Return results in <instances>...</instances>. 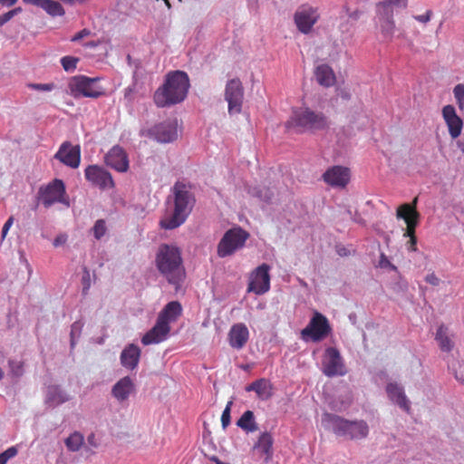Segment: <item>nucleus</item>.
Here are the masks:
<instances>
[{
	"instance_id": "obj_61",
	"label": "nucleus",
	"mask_w": 464,
	"mask_h": 464,
	"mask_svg": "<svg viewBox=\"0 0 464 464\" xmlns=\"http://www.w3.org/2000/svg\"><path fill=\"white\" fill-rule=\"evenodd\" d=\"M132 92V88L129 87L125 89V97H128Z\"/></svg>"
},
{
	"instance_id": "obj_36",
	"label": "nucleus",
	"mask_w": 464,
	"mask_h": 464,
	"mask_svg": "<svg viewBox=\"0 0 464 464\" xmlns=\"http://www.w3.org/2000/svg\"><path fill=\"white\" fill-rule=\"evenodd\" d=\"M452 92L459 111L464 113V83L455 85Z\"/></svg>"
},
{
	"instance_id": "obj_57",
	"label": "nucleus",
	"mask_w": 464,
	"mask_h": 464,
	"mask_svg": "<svg viewBox=\"0 0 464 464\" xmlns=\"http://www.w3.org/2000/svg\"><path fill=\"white\" fill-rule=\"evenodd\" d=\"M16 2L17 0H0V4L7 7L14 5Z\"/></svg>"
},
{
	"instance_id": "obj_64",
	"label": "nucleus",
	"mask_w": 464,
	"mask_h": 464,
	"mask_svg": "<svg viewBox=\"0 0 464 464\" xmlns=\"http://www.w3.org/2000/svg\"><path fill=\"white\" fill-rule=\"evenodd\" d=\"M458 146L461 149L462 151H464V144L461 142H458Z\"/></svg>"
},
{
	"instance_id": "obj_24",
	"label": "nucleus",
	"mask_w": 464,
	"mask_h": 464,
	"mask_svg": "<svg viewBox=\"0 0 464 464\" xmlns=\"http://www.w3.org/2000/svg\"><path fill=\"white\" fill-rule=\"evenodd\" d=\"M140 353L141 351L138 345L134 343L128 344L121 353V364L127 370L132 371L136 369L140 362Z\"/></svg>"
},
{
	"instance_id": "obj_23",
	"label": "nucleus",
	"mask_w": 464,
	"mask_h": 464,
	"mask_svg": "<svg viewBox=\"0 0 464 464\" xmlns=\"http://www.w3.org/2000/svg\"><path fill=\"white\" fill-rule=\"evenodd\" d=\"M249 331L244 324H234L228 333V341L232 348L240 350L247 343Z\"/></svg>"
},
{
	"instance_id": "obj_58",
	"label": "nucleus",
	"mask_w": 464,
	"mask_h": 464,
	"mask_svg": "<svg viewBox=\"0 0 464 464\" xmlns=\"http://www.w3.org/2000/svg\"><path fill=\"white\" fill-rule=\"evenodd\" d=\"M10 12H11L13 17H14L15 15H17L18 14H20L22 12V8L16 7V8L10 10Z\"/></svg>"
},
{
	"instance_id": "obj_44",
	"label": "nucleus",
	"mask_w": 464,
	"mask_h": 464,
	"mask_svg": "<svg viewBox=\"0 0 464 464\" xmlns=\"http://www.w3.org/2000/svg\"><path fill=\"white\" fill-rule=\"evenodd\" d=\"M17 449L15 447H10L3 453L0 454V463L6 464V462L17 455Z\"/></svg>"
},
{
	"instance_id": "obj_54",
	"label": "nucleus",
	"mask_w": 464,
	"mask_h": 464,
	"mask_svg": "<svg viewBox=\"0 0 464 464\" xmlns=\"http://www.w3.org/2000/svg\"><path fill=\"white\" fill-rule=\"evenodd\" d=\"M66 240H67V237L65 235H59L54 238L53 246L56 247L59 246H62L66 242Z\"/></svg>"
},
{
	"instance_id": "obj_9",
	"label": "nucleus",
	"mask_w": 464,
	"mask_h": 464,
	"mask_svg": "<svg viewBox=\"0 0 464 464\" xmlns=\"http://www.w3.org/2000/svg\"><path fill=\"white\" fill-rule=\"evenodd\" d=\"M140 134L159 143L173 142L178 138V121L177 119H168L147 130H142Z\"/></svg>"
},
{
	"instance_id": "obj_55",
	"label": "nucleus",
	"mask_w": 464,
	"mask_h": 464,
	"mask_svg": "<svg viewBox=\"0 0 464 464\" xmlns=\"http://www.w3.org/2000/svg\"><path fill=\"white\" fill-rule=\"evenodd\" d=\"M345 14L349 18H352L353 20H357L359 18L358 11L351 12L348 8H345Z\"/></svg>"
},
{
	"instance_id": "obj_47",
	"label": "nucleus",
	"mask_w": 464,
	"mask_h": 464,
	"mask_svg": "<svg viewBox=\"0 0 464 464\" xmlns=\"http://www.w3.org/2000/svg\"><path fill=\"white\" fill-rule=\"evenodd\" d=\"M10 366L14 375L21 376L23 374V365L20 362H11Z\"/></svg>"
},
{
	"instance_id": "obj_26",
	"label": "nucleus",
	"mask_w": 464,
	"mask_h": 464,
	"mask_svg": "<svg viewBox=\"0 0 464 464\" xmlns=\"http://www.w3.org/2000/svg\"><path fill=\"white\" fill-rule=\"evenodd\" d=\"M378 24L384 38H391L394 33L393 10L384 5V10H377Z\"/></svg>"
},
{
	"instance_id": "obj_52",
	"label": "nucleus",
	"mask_w": 464,
	"mask_h": 464,
	"mask_svg": "<svg viewBox=\"0 0 464 464\" xmlns=\"http://www.w3.org/2000/svg\"><path fill=\"white\" fill-rule=\"evenodd\" d=\"M407 237H410L408 243H407V249L409 251H416V244H417V238L415 236H408Z\"/></svg>"
},
{
	"instance_id": "obj_22",
	"label": "nucleus",
	"mask_w": 464,
	"mask_h": 464,
	"mask_svg": "<svg viewBox=\"0 0 464 464\" xmlns=\"http://www.w3.org/2000/svg\"><path fill=\"white\" fill-rule=\"evenodd\" d=\"M386 392L389 399L402 411H411V401L407 398L404 388L397 382H389L386 385Z\"/></svg>"
},
{
	"instance_id": "obj_60",
	"label": "nucleus",
	"mask_w": 464,
	"mask_h": 464,
	"mask_svg": "<svg viewBox=\"0 0 464 464\" xmlns=\"http://www.w3.org/2000/svg\"><path fill=\"white\" fill-rule=\"evenodd\" d=\"M417 202H418V198H415L412 201L411 204H409L412 208H414L416 210V205H417Z\"/></svg>"
},
{
	"instance_id": "obj_63",
	"label": "nucleus",
	"mask_w": 464,
	"mask_h": 464,
	"mask_svg": "<svg viewBox=\"0 0 464 464\" xmlns=\"http://www.w3.org/2000/svg\"><path fill=\"white\" fill-rule=\"evenodd\" d=\"M341 29L342 31H348V27L346 26V24H342Z\"/></svg>"
},
{
	"instance_id": "obj_4",
	"label": "nucleus",
	"mask_w": 464,
	"mask_h": 464,
	"mask_svg": "<svg viewBox=\"0 0 464 464\" xmlns=\"http://www.w3.org/2000/svg\"><path fill=\"white\" fill-rule=\"evenodd\" d=\"M182 313L178 301L168 303L158 315L155 325L141 338L144 345L160 343L165 341L170 332L169 324L177 321Z\"/></svg>"
},
{
	"instance_id": "obj_20",
	"label": "nucleus",
	"mask_w": 464,
	"mask_h": 464,
	"mask_svg": "<svg viewBox=\"0 0 464 464\" xmlns=\"http://www.w3.org/2000/svg\"><path fill=\"white\" fill-rule=\"evenodd\" d=\"M396 218L403 219L407 224V229L403 234L404 237L415 236V228L420 218V214L417 210L409 204H402L397 209Z\"/></svg>"
},
{
	"instance_id": "obj_49",
	"label": "nucleus",
	"mask_w": 464,
	"mask_h": 464,
	"mask_svg": "<svg viewBox=\"0 0 464 464\" xmlns=\"http://www.w3.org/2000/svg\"><path fill=\"white\" fill-rule=\"evenodd\" d=\"M425 281L434 286H437L440 283V279L434 274L430 273L425 276Z\"/></svg>"
},
{
	"instance_id": "obj_13",
	"label": "nucleus",
	"mask_w": 464,
	"mask_h": 464,
	"mask_svg": "<svg viewBox=\"0 0 464 464\" xmlns=\"http://www.w3.org/2000/svg\"><path fill=\"white\" fill-rule=\"evenodd\" d=\"M86 180L102 190L113 188L115 184L111 173L99 165H89L84 169Z\"/></svg>"
},
{
	"instance_id": "obj_21",
	"label": "nucleus",
	"mask_w": 464,
	"mask_h": 464,
	"mask_svg": "<svg viewBox=\"0 0 464 464\" xmlns=\"http://www.w3.org/2000/svg\"><path fill=\"white\" fill-rule=\"evenodd\" d=\"M323 179L332 187L343 188L350 179L349 169L341 166H334L324 172Z\"/></svg>"
},
{
	"instance_id": "obj_11",
	"label": "nucleus",
	"mask_w": 464,
	"mask_h": 464,
	"mask_svg": "<svg viewBox=\"0 0 464 464\" xmlns=\"http://www.w3.org/2000/svg\"><path fill=\"white\" fill-rule=\"evenodd\" d=\"M322 372L327 377L344 376L347 372L340 352L334 347L325 349L322 359Z\"/></svg>"
},
{
	"instance_id": "obj_16",
	"label": "nucleus",
	"mask_w": 464,
	"mask_h": 464,
	"mask_svg": "<svg viewBox=\"0 0 464 464\" xmlns=\"http://www.w3.org/2000/svg\"><path fill=\"white\" fill-rule=\"evenodd\" d=\"M269 270L270 266L266 264L257 266L250 276L247 291L258 295L268 292L270 289Z\"/></svg>"
},
{
	"instance_id": "obj_39",
	"label": "nucleus",
	"mask_w": 464,
	"mask_h": 464,
	"mask_svg": "<svg viewBox=\"0 0 464 464\" xmlns=\"http://www.w3.org/2000/svg\"><path fill=\"white\" fill-rule=\"evenodd\" d=\"M92 231L94 237L100 240L107 231L105 221L103 219H98L92 227Z\"/></svg>"
},
{
	"instance_id": "obj_12",
	"label": "nucleus",
	"mask_w": 464,
	"mask_h": 464,
	"mask_svg": "<svg viewBox=\"0 0 464 464\" xmlns=\"http://www.w3.org/2000/svg\"><path fill=\"white\" fill-rule=\"evenodd\" d=\"M39 198L45 208H50L56 202L69 206L65 198V186L61 179H56L47 186L40 188Z\"/></svg>"
},
{
	"instance_id": "obj_18",
	"label": "nucleus",
	"mask_w": 464,
	"mask_h": 464,
	"mask_svg": "<svg viewBox=\"0 0 464 464\" xmlns=\"http://www.w3.org/2000/svg\"><path fill=\"white\" fill-rule=\"evenodd\" d=\"M442 118L448 127L449 134L452 139L460 136L463 129V120L457 114L453 105L448 104L442 108Z\"/></svg>"
},
{
	"instance_id": "obj_34",
	"label": "nucleus",
	"mask_w": 464,
	"mask_h": 464,
	"mask_svg": "<svg viewBox=\"0 0 464 464\" xmlns=\"http://www.w3.org/2000/svg\"><path fill=\"white\" fill-rule=\"evenodd\" d=\"M83 443V437L79 432L71 434L65 440V445L71 451H77L80 450Z\"/></svg>"
},
{
	"instance_id": "obj_38",
	"label": "nucleus",
	"mask_w": 464,
	"mask_h": 464,
	"mask_svg": "<svg viewBox=\"0 0 464 464\" xmlns=\"http://www.w3.org/2000/svg\"><path fill=\"white\" fill-rule=\"evenodd\" d=\"M384 5H387L390 10H392V5L405 8L407 6V0H383L377 5V10H384Z\"/></svg>"
},
{
	"instance_id": "obj_51",
	"label": "nucleus",
	"mask_w": 464,
	"mask_h": 464,
	"mask_svg": "<svg viewBox=\"0 0 464 464\" xmlns=\"http://www.w3.org/2000/svg\"><path fill=\"white\" fill-rule=\"evenodd\" d=\"M91 32L88 29H82L80 32H78L72 38V42L80 41L81 39L90 35Z\"/></svg>"
},
{
	"instance_id": "obj_42",
	"label": "nucleus",
	"mask_w": 464,
	"mask_h": 464,
	"mask_svg": "<svg viewBox=\"0 0 464 464\" xmlns=\"http://www.w3.org/2000/svg\"><path fill=\"white\" fill-rule=\"evenodd\" d=\"M78 59L72 56H64L61 59V63L64 71L72 72L76 68Z\"/></svg>"
},
{
	"instance_id": "obj_35",
	"label": "nucleus",
	"mask_w": 464,
	"mask_h": 464,
	"mask_svg": "<svg viewBox=\"0 0 464 464\" xmlns=\"http://www.w3.org/2000/svg\"><path fill=\"white\" fill-rule=\"evenodd\" d=\"M83 327V323L82 321L74 322L71 326L70 333V346L71 349H73L81 336L82 330Z\"/></svg>"
},
{
	"instance_id": "obj_53",
	"label": "nucleus",
	"mask_w": 464,
	"mask_h": 464,
	"mask_svg": "<svg viewBox=\"0 0 464 464\" xmlns=\"http://www.w3.org/2000/svg\"><path fill=\"white\" fill-rule=\"evenodd\" d=\"M13 18L10 11L0 15V26H3Z\"/></svg>"
},
{
	"instance_id": "obj_40",
	"label": "nucleus",
	"mask_w": 464,
	"mask_h": 464,
	"mask_svg": "<svg viewBox=\"0 0 464 464\" xmlns=\"http://www.w3.org/2000/svg\"><path fill=\"white\" fill-rule=\"evenodd\" d=\"M82 295H86L91 288V285H92L91 273L86 266H84L82 268Z\"/></svg>"
},
{
	"instance_id": "obj_15",
	"label": "nucleus",
	"mask_w": 464,
	"mask_h": 464,
	"mask_svg": "<svg viewBox=\"0 0 464 464\" xmlns=\"http://www.w3.org/2000/svg\"><path fill=\"white\" fill-rule=\"evenodd\" d=\"M319 16L317 8L308 5H303L295 11L294 20L297 29L301 33L307 34L312 31Z\"/></svg>"
},
{
	"instance_id": "obj_19",
	"label": "nucleus",
	"mask_w": 464,
	"mask_h": 464,
	"mask_svg": "<svg viewBox=\"0 0 464 464\" xmlns=\"http://www.w3.org/2000/svg\"><path fill=\"white\" fill-rule=\"evenodd\" d=\"M104 159L106 165L118 172H126L129 169L128 155L125 150L118 145L113 146L105 155Z\"/></svg>"
},
{
	"instance_id": "obj_46",
	"label": "nucleus",
	"mask_w": 464,
	"mask_h": 464,
	"mask_svg": "<svg viewBox=\"0 0 464 464\" xmlns=\"http://www.w3.org/2000/svg\"><path fill=\"white\" fill-rule=\"evenodd\" d=\"M30 88L37 91L50 92L53 89V84L51 83H32Z\"/></svg>"
},
{
	"instance_id": "obj_48",
	"label": "nucleus",
	"mask_w": 464,
	"mask_h": 464,
	"mask_svg": "<svg viewBox=\"0 0 464 464\" xmlns=\"http://www.w3.org/2000/svg\"><path fill=\"white\" fill-rule=\"evenodd\" d=\"M431 15L432 11L427 10V12L424 14L414 15L413 18L420 23L426 24L430 20Z\"/></svg>"
},
{
	"instance_id": "obj_3",
	"label": "nucleus",
	"mask_w": 464,
	"mask_h": 464,
	"mask_svg": "<svg viewBox=\"0 0 464 464\" xmlns=\"http://www.w3.org/2000/svg\"><path fill=\"white\" fill-rule=\"evenodd\" d=\"M155 264L159 272L178 289L185 278L179 248L174 245H160L156 254Z\"/></svg>"
},
{
	"instance_id": "obj_45",
	"label": "nucleus",
	"mask_w": 464,
	"mask_h": 464,
	"mask_svg": "<svg viewBox=\"0 0 464 464\" xmlns=\"http://www.w3.org/2000/svg\"><path fill=\"white\" fill-rule=\"evenodd\" d=\"M392 289L397 293H405L408 290V282L401 276H398V281L393 284Z\"/></svg>"
},
{
	"instance_id": "obj_41",
	"label": "nucleus",
	"mask_w": 464,
	"mask_h": 464,
	"mask_svg": "<svg viewBox=\"0 0 464 464\" xmlns=\"http://www.w3.org/2000/svg\"><path fill=\"white\" fill-rule=\"evenodd\" d=\"M378 267L382 269H390L397 272L398 268L394 266L388 258V256L384 253H381L380 258L378 261Z\"/></svg>"
},
{
	"instance_id": "obj_27",
	"label": "nucleus",
	"mask_w": 464,
	"mask_h": 464,
	"mask_svg": "<svg viewBox=\"0 0 464 464\" xmlns=\"http://www.w3.org/2000/svg\"><path fill=\"white\" fill-rule=\"evenodd\" d=\"M134 391V383L130 377L125 376L120 379L112 387L111 394L118 401L128 400Z\"/></svg>"
},
{
	"instance_id": "obj_59",
	"label": "nucleus",
	"mask_w": 464,
	"mask_h": 464,
	"mask_svg": "<svg viewBox=\"0 0 464 464\" xmlns=\"http://www.w3.org/2000/svg\"><path fill=\"white\" fill-rule=\"evenodd\" d=\"M337 252H338V254H339L340 256H344V255H346V252H345V248H344V247L338 248Z\"/></svg>"
},
{
	"instance_id": "obj_6",
	"label": "nucleus",
	"mask_w": 464,
	"mask_h": 464,
	"mask_svg": "<svg viewBox=\"0 0 464 464\" xmlns=\"http://www.w3.org/2000/svg\"><path fill=\"white\" fill-rule=\"evenodd\" d=\"M285 126L296 128L299 132H315L326 130L329 127V121L323 112L301 107L293 110Z\"/></svg>"
},
{
	"instance_id": "obj_50",
	"label": "nucleus",
	"mask_w": 464,
	"mask_h": 464,
	"mask_svg": "<svg viewBox=\"0 0 464 464\" xmlns=\"http://www.w3.org/2000/svg\"><path fill=\"white\" fill-rule=\"evenodd\" d=\"M14 224V218L13 217H10L6 221L5 223L4 224V227L2 228V239H5V237H6L10 227L13 226Z\"/></svg>"
},
{
	"instance_id": "obj_32",
	"label": "nucleus",
	"mask_w": 464,
	"mask_h": 464,
	"mask_svg": "<svg viewBox=\"0 0 464 464\" xmlns=\"http://www.w3.org/2000/svg\"><path fill=\"white\" fill-rule=\"evenodd\" d=\"M272 436L268 432H264L260 435L257 442L255 444V449L267 457H270L272 454Z\"/></svg>"
},
{
	"instance_id": "obj_43",
	"label": "nucleus",
	"mask_w": 464,
	"mask_h": 464,
	"mask_svg": "<svg viewBox=\"0 0 464 464\" xmlns=\"http://www.w3.org/2000/svg\"><path fill=\"white\" fill-rule=\"evenodd\" d=\"M233 405V401H229L223 412H222V415H221V424H222V428L225 430L227 429V427L230 424V411H231V407Z\"/></svg>"
},
{
	"instance_id": "obj_37",
	"label": "nucleus",
	"mask_w": 464,
	"mask_h": 464,
	"mask_svg": "<svg viewBox=\"0 0 464 464\" xmlns=\"http://www.w3.org/2000/svg\"><path fill=\"white\" fill-rule=\"evenodd\" d=\"M249 192L265 202H270L273 197V193L268 188H254Z\"/></svg>"
},
{
	"instance_id": "obj_56",
	"label": "nucleus",
	"mask_w": 464,
	"mask_h": 464,
	"mask_svg": "<svg viewBox=\"0 0 464 464\" xmlns=\"http://www.w3.org/2000/svg\"><path fill=\"white\" fill-rule=\"evenodd\" d=\"M25 4H31L33 5L41 7L44 0H23Z\"/></svg>"
},
{
	"instance_id": "obj_31",
	"label": "nucleus",
	"mask_w": 464,
	"mask_h": 464,
	"mask_svg": "<svg viewBox=\"0 0 464 464\" xmlns=\"http://www.w3.org/2000/svg\"><path fill=\"white\" fill-rule=\"evenodd\" d=\"M436 340L440 348L444 352H450L453 348V343L448 336V329L444 325H440L436 333Z\"/></svg>"
},
{
	"instance_id": "obj_62",
	"label": "nucleus",
	"mask_w": 464,
	"mask_h": 464,
	"mask_svg": "<svg viewBox=\"0 0 464 464\" xmlns=\"http://www.w3.org/2000/svg\"><path fill=\"white\" fill-rule=\"evenodd\" d=\"M93 438H94V436H93V435H91V436H89V437H88V441H89V443L93 444V443H92V442H93Z\"/></svg>"
},
{
	"instance_id": "obj_10",
	"label": "nucleus",
	"mask_w": 464,
	"mask_h": 464,
	"mask_svg": "<svg viewBox=\"0 0 464 464\" xmlns=\"http://www.w3.org/2000/svg\"><path fill=\"white\" fill-rule=\"evenodd\" d=\"M331 331L328 319L321 313L314 312L309 324L302 330L301 335L304 341L311 340L316 343L326 338Z\"/></svg>"
},
{
	"instance_id": "obj_7",
	"label": "nucleus",
	"mask_w": 464,
	"mask_h": 464,
	"mask_svg": "<svg viewBox=\"0 0 464 464\" xmlns=\"http://www.w3.org/2000/svg\"><path fill=\"white\" fill-rule=\"evenodd\" d=\"M100 80V77L72 76L68 82L69 93L76 99L98 98L104 93L103 88L99 84Z\"/></svg>"
},
{
	"instance_id": "obj_2",
	"label": "nucleus",
	"mask_w": 464,
	"mask_h": 464,
	"mask_svg": "<svg viewBox=\"0 0 464 464\" xmlns=\"http://www.w3.org/2000/svg\"><path fill=\"white\" fill-rule=\"evenodd\" d=\"M188 74L182 71L170 72L164 83L154 93V102L160 108L169 107L185 100L189 89Z\"/></svg>"
},
{
	"instance_id": "obj_28",
	"label": "nucleus",
	"mask_w": 464,
	"mask_h": 464,
	"mask_svg": "<svg viewBox=\"0 0 464 464\" xmlns=\"http://www.w3.org/2000/svg\"><path fill=\"white\" fill-rule=\"evenodd\" d=\"M246 392H255L257 398L266 401L272 396V384L265 378L258 379L246 387Z\"/></svg>"
},
{
	"instance_id": "obj_8",
	"label": "nucleus",
	"mask_w": 464,
	"mask_h": 464,
	"mask_svg": "<svg viewBox=\"0 0 464 464\" xmlns=\"http://www.w3.org/2000/svg\"><path fill=\"white\" fill-rule=\"evenodd\" d=\"M249 234L240 227L228 229L218 245V256L223 258L233 255L245 246Z\"/></svg>"
},
{
	"instance_id": "obj_29",
	"label": "nucleus",
	"mask_w": 464,
	"mask_h": 464,
	"mask_svg": "<svg viewBox=\"0 0 464 464\" xmlns=\"http://www.w3.org/2000/svg\"><path fill=\"white\" fill-rule=\"evenodd\" d=\"M315 78L319 84L330 87L335 82V76L332 68L327 64H320L315 69Z\"/></svg>"
},
{
	"instance_id": "obj_5",
	"label": "nucleus",
	"mask_w": 464,
	"mask_h": 464,
	"mask_svg": "<svg viewBox=\"0 0 464 464\" xmlns=\"http://www.w3.org/2000/svg\"><path fill=\"white\" fill-rule=\"evenodd\" d=\"M322 424L335 435L350 440H362L367 437L369 426L366 421L349 420L336 414L325 412L322 416Z\"/></svg>"
},
{
	"instance_id": "obj_1",
	"label": "nucleus",
	"mask_w": 464,
	"mask_h": 464,
	"mask_svg": "<svg viewBox=\"0 0 464 464\" xmlns=\"http://www.w3.org/2000/svg\"><path fill=\"white\" fill-rule=\"evenodd\" d=\"M172 204L167 208L160 226L165 229H174L181 226L190 214L195 198L188 186L182 182H176L172 188Z\"/></svg>"
},
{
	"instance_id": "obj_25",
	"label": "nucleus",
	"mask_w": 464,
	"mask_h": 464,
	"mask_svg": "<svg viewBox=\"0 0 464 464\" xmlns=\"http://www.w3.org/2000/svg\"><path fill=\"white\" fill-rule=\"evenodd\" d=\"M71 400V396L59 385L46 388L44 401L49 407L55 408Z\"/></svg>"
},
{
	"instance_id": "obj_14",
	"label": "nucleus",
	"mask_w": 464,
	"mask_h": 464,
	"mask_svg": "<svg viewBox=\"0 0 464 464\" xmlns=\"http://www.w3.org/2000/svg\"><path fill=\"white\" fill-rule=\"evenodd\" d=\"M225 100L227 102L228 113L230 115L241 112L244 100V89L238 79H232L227 82Z\"/></svg>"
},
{
	"instance_id": "obj_30",
	"label": "nucleus",
	"mask_w": 464,
	"mask_h": 464,
	"mask_svg": "<svg viewBox=\"0 0 464 464\" xmlns=\"http://www.w3.org/2000/svg\"><path fill=\"white\" fill-rule=\"evenodd\" d=\"M237 425L247 433L254 432L258 430V426L255 420V415L252 411H246L237 420Z\"/></svg>"
},
{
	"instance_id": "obj_33",
	"label": "nucleus",
	"mask_w": 464,
	"mask_h": 464,
	"mask_svg": "<svg viewBox=\"0 0 464 464\" xmlns=\"http://www.w3.org/2000/svg\"><path fill=\"white\" fill-rule=\"evenodd\" d=\"M41 8L52 16H62L64 14L63 5L53 0H44Z\"/></svg>"
},
{
	"instance_id": "obj_17",
	"label": "nucleus",
	"mask_w": 464,
	"mask_h": 464,
	"mask_svg": "<svg viewBox=\"0 0 464 464\" xmlns=\"http://www.w3.org/2000/svg\"><path fill=\"white\" fill-rule=\"evenodd\" d=\"M54 159L70 168L77 169L81 162V148L79 145L73 146L71 142L64 141L55 153Z\"/></svg>"
}]
</instances>
